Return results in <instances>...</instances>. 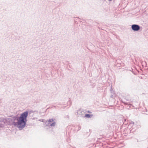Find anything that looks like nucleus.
I'll use <instances>...</instances> for the list:
<instances>
[{
	"label": "nucleus",
	"instance_id": "f257e3e1",
	"mask_svg": "<svg viewBox=\"0 0 148 148\" xmlns=\"http://www.w3.org/2000/svg\"><path fill=\"white\" fill-rule=\"evenodd\" d=\"M28 114V112L26 111L22 113L19 117L17 115L11 116V118L3 119L2 121L11 126H17L20 130H22L26 125Z\"/></svg>",
	"mask_w": 148,
	"mask_h": 148
},
{
	"label": "nucleus",
	"instance_id": "f03ea898",
	"mask_svg": "<svg viewBox=\"0 0 148 148\" xmlns=\"http://www.w3.org/2000/svg\"><path fill=\"white\" fill-rule=\"evenodd\" d=\"M54 121V120L52 119H49L48 121V123L47 125V126L49 127H52V126H54L56 124V122L54 121L51 124L50 123Z\"/></svg>",
	"mask_w": 148,
	"mask_h": 148
},
{
	"label": "nucleus",
	"instance_id": "7ed1b4c3",
	"mask_svg": "<svg viewBox=\"0 0 148 148\" xmlns=\"http://www.w3.org/2000/svg\"><path fill=\"white\" fill-rule=\"evenodd\" d=\"M77 114L79 116L84 117L85 115V112L79 109L77 111Z\"/></svg>",
	"mask_w": 148,
	"mask_h": 148
},
{
	"label": "nucleus",
	"instance_id": "20e7f679",
	"mask_svg": "<svg viewBox=\"0 0 148 148\" xmlns=\"http://www.w3.org/2000/svg\"><path fill=\"white\" fill-rule=\"evenodd\" d=\"M132 28L134 31H138L140 29V27L137 25L134 24L132 26Z\"/></svg>",
	"mask_w": 148,
	"mask_h": 148
},
{
	"label": "nucleus",
	"instance_id": "39448f33",
	"mask_svg": "<svg viewBox=\"0 0 148 148\" xmlns=\"http://www.w3.org/2000/svg\"><path fill=\"white\" fill-rule=\"evenodd\" d=\"M92 115L89 114H86L84 115V117H87L88 118H91L92 117Z\"/></svg>",
	"mask_w": 148,
	"mask_h": 148
},
{
	"label": "nucleus",
	"instance_id": "423d86ee",
	"mask_svg": "<svg viewBox=\"0 0 148 148\" xmlns=\"http://www.w3.org/2000/svg\"><path fill=\"white\" fill-rule=\"evenodd\" d=\"M37 111H33L32 110H31L29 112V114H30L31 113H34L35 112H36Z\"/></svg>",
	"mask_w": 148,
	"mask_h": 148
},
{
	"label": "nucleus",
	"instance_id": "0eeeda50",
	"mask_svg": "<svg viewBox=\"0 0 148 148\" xmlns=\"http://www.w3.org/2000/svg\"><path fill=\"white\" fill-rule=\"evenodd\" d=\"M81 129V127L80 126H79V127H78V131L79 130H80V129Z\"/></svg>",
	"mask_w": 148,
	"mask_h": 148
}]
</instances>
